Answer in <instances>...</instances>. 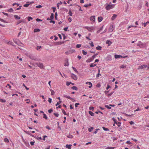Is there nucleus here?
I'll return each mask as SVG.
<instances>
[{"label":"nucleus","mask_w":149,"mask_h":149,"mask_svg":"<svg viewBox=\"0 0 149 149\" xmlns=\"http://www.w3.org/2000/svg\"><path fill=\"white\" fill-rule=\"evenodd\" d=\"M107 6L105 7V9L107 10H108L110 9L113 8L114 6V4L110 5L108 4L107 3Z\"/></svg>","instance_id":"nucleus-1"},{"label":"nucleus","mask_w":149,"mask_h":149,"mask_svg":"<svg viewBox=\"0 0 149 149\" xmlns=\"http://www.w3.org/2000/svg\"><path fill=\"white\" fill-rule=\"evenodd\" d=\"M84 28L87 29L89 31L92 32V30L94 29V27L91 26L89 27L88 26H85L83 27Z\"/></svg>","instance_id":"nucleus-2"},{"label":"nucleus","mask_w":149,"mask_h":149,"mask_svg":"<svg viewBox=\"0 0 149 149\" xmlns=\"http://www.w3.org/2000/svg\"><path fill=\"white\" fill-rule=\"evenodd\" d=\"M75 51L74 49H70L68 50V51L66 52H65V53L66 54H71L72 53H73L75 52Z\"/></svg>","instance_id":"nucleus-3"},{"label":"nucleus","mask_w":149,"mask_h":149,"mask_svg":"<svg viewBox=\"0 0 149 149\" xmlns=\"http://www.w3.org/2000/svg\"><path fill=\"white\" fill-rule=\"evenodd\" d=\"M63 97H66V98H67L68 99L71 100L73 102H75L76 101V100H75L73 98H72L71 97L68 96L67 95H63Z\"/></svg>","instance_id":"nucleus-4"},{"label":"nucleus","mask_w":149,"mask_h":149,"mask_svg":"<svg viewBox=\"0 0 149 149\" xmlns=\"http://www.w3.org/2000/svg\"><path fill=\"white\" fill-rule=\"evenodd\" d=\"M71 78L74 80H76L77 79V77L73 73H72L71 74Z\"/></svg>","instance_id":"nucleus-5"},{"label":"nucleus","mask_w":149,"mask_h":149,"mask_svg":"<svg viewBox=\"0 0 149 149\" xmlns=\"http://www.w3.org/2000/svg\"><path fill=\"white\" fill-rule=\"evenodd\" d=\"M24 131L26 134L30 135L31 136H32L33 137L35 138H36V136H35L34 135H33L31 134L30 133V132H29V131H25V130H24Z\"/></svg>","instance_id":"nucleus-6"},{"label":"nucleus","mask_w":149,"mask_h":149,"mask_svg":"<svg viewBox=\"0 0 149 149\" xmlns=\"http://www.w3.org/2000/svg\"><path fill=\"white\" fill-rule=\"evenodd\" d=\"M36 64L41 68H44L43 64L41 63L38 62L36 63Z\"/></svg>","instance_id":"nucleus-7"},{"label":"nucleus","mask_w":149,"mask_h":149,"mask_svg":"<svg viewBox=\"0 0 149 149\" xmlns=\"http://www.w3.org/2000/svg\"><path fill=\"white\" fill-rule=\"evenodd\" d=\"M137 46L139 47L140 48H143V47H144L146 46V44L145 43H138L137 45Z\"/></svg>","instance_id":"nucleus-8"},{"label":"nucleus","mask_w":149,"mask_h":149,"mask_svg":"<svg viewBox=\"0 0 149 149\" xmlns=\"http://www.w3.org/2000/svg\"><path fill=\"white\" fill-rule=\"evenodd\" d=\"M147 67V65H143L139 66L138 69H143L144 68H146Z\"/></svg>","instance_id":"nucleus-9"},{"label":"nucleus","mask_w":149,"mask_h":149,"mask_svg":"<svg viewBox=\"0 0 149 149\" xmlns=\"http://www.w3.org/2000/svg\"><path fill=\"white\" fill-rule=\"evenodd\" d=\"M114 28V26L112 25H111L109 27V32H112Z\"/></svg>","instance_id":"nucleus-10"},{"label":"nucleus","mask_w":149,"mask_h":149,"mask_svg":"<svg viewBox=\"0 0 149 149\" xmlns=\"http://www.w3.org/2000/svg\"><path fill=\"white\" fill-rule=\"evenodd\" d=\"M68 58H66L65 59V63L64 64V65L65 66H68L69 65V63L68 62Z\"/></svg>","instance_id":"nucleus-11"},{"label":"nucleus","mask_w":149,"mask_h":149,"mask_svg":"<svg viewBox=\"0 0 149 149\" xmlns=\"http://www.w3.org/2000/svg\"><path fill=\"white\" fill-rule=\"evenodd\" d=\"M90 20L93 22H95V16L94 15L91 16L90 18Z\"/></svg>","instance_id":"nucleus-12"},{"label":"nucleus","mask_w":149,"mask_h":149,"mask_svg":"<svg viewBox=\"0 0 149 149\" xmlns=\"http://www.w3.org/2000/svg\"><path fill=\"white\" fill-rule=\"evenodd\" d=\"M94 59V58H93V56H92V57L90 58H89L88 59V60H87L86 61V62L87 63H89V62H90L91 61H92Z\"/></svg>","instance_id":"nucleus-13"},{"label":"nucleus","mask_w":149,"mask_h":149,"mask_svg":"<svg viewBox=\"0 0 149 149\" xmlns=\"http://www.w3.org/2000/svg\"><path fill=\"white\" fill-rule=\"evenodd\" d=\"M64 42H55L54 43V44H55V45H61L63 44Z\"/></svg>","instance_id":"nucleus-14"},{"label":"nucleus","mask_w":149,"mask_h":149,"mask_svg":"<svg viewBox=\"0 0 149 149\" xmlns=\"http://www.w3.org/2000/svg\"><path fill=\"white\" fill-rule=\"evenodd\" d=\"M122 57V56L119 55H117L115 54L114 55V57L116 59H117V58H121V57Z\"/></svg>","instance_id":"nucleus-15"},{"label":"nucleus","mask_w":149,"mask_h":149,"mask_svg":"<svg viewBox=\"0 0 149 149\" xmlns=\"http://www.w3.org/2000/svg\"><path fill=\"white\" fill-rule=\"evenodd\" d=\"M22 22H23V23H25V20H23L22 19H21L20 20H18L17 23V25H18L20 23Z\"/></svg>","instance_id":"nucleus-16"},{"label":"nucleus","mask_w":149,"mask_h":149,"mask_svg":"<svg viewBox=\"0 0 149 149\" xmlns=\"http://www.w3.org/2000/svg\"><path fill=\"white\" fill-rule=\"evenodd\" d=\"M103 17H98V21L99 22H101L103 19Z\"/></svg>","instance_id":"nucleus-17"},{"label":"nucleus","mask_w":149,"mask_h":149,"mask_svg":"<svg viewBox=\"0 0 149 149\" xmlns=\"http://www.w3.org/2000/svg\"><path fill=\"white\" fill-rule=\"evenodd\" d=\"M112 43V42L109 40H107L106 42V44L108 45V46L110 45Z\"/></svg>","instance_id":"nucleus-18"},{"label":"nucleus","mask_w":149,"mask_h":149,"mask_svg":"<svg viewBox=\"0 0 149 149\" xmlns=\"http://www.w3.org/2000/svg\"><path fill=\"white\" fill-rule=\"evenodd\" d=\"M72 145L71 144H67L66 145L65 147L66 148H68V149H71V147L72 146Z\"/></svg>","instance_id":"nucleus-19"},{"label":"nucleus","mask_w":149,"mask_h":149,"mask_svg":"<svg viewBox=\"0 0 149 149\" xmlns=\"http://www.w3.org/2000/svg\"><path fill=\"white\" fill-rule=\"evenodd\" d=\"M117 17V15L116 14L113 15V16L111 18L112 20H113Z\"/></svg>","instance_id":"nucleus-20"},{"label":"nucleus","mask_w":149,"mask_h":149,"mask_svg":"<svg viewBox=\"0 0 149 149\" xmlns=\"http://www.w3.org/2000/svg\"><path fill=\"white\" fill-rule=\"evenodd\" d=\"M14 17L16 19H19L21 18V17H20L16 15H14Z\"/></svg>","instance_id":"nucleus-21"},{"label":"nucleus","mask_w":149,"mask_h":149,"mask_svg":"<svg viewBox=\"0 0 149 149\" xmlns=\"http://www.w3.org/2000/svg\"><path fill=\"white\" fill-rule=\"evenodd\" d=\"M61 110H62V111L63 113V114L64 115H67L68 116H69V113H66L65 111V110L63 109H62Z\"/></svg>","instance_id":"nucleus-22"},{"label":"nucleus","mask_w":149,"mask_h":149,"mask_svg":"<svg viewBox=\"0 0 149 149\" xmlns=\"http://www.w3.org/2000/svg\"><path fill=\"white\" fill-rule=\"evenodd\" d=\"M102 48V47L99 45H98L97 47H96V49L98 50H101Z\"/></svg>","instance_id":"nucleus-23"},{"label":"nucleus","mask_w":149,"mask_h":149,"mask_svg":"<svg viewBox=\"0 0 149 149\" xmlns=\"http://www.w3.org/2000/svg\"><path fill=\"white\" fill-rule=\"evenodd\" d=\"M29 2H27L26 3V4H25L23 6L24 7H27L29 6Z\"/></svg>","instance_id":"nucleus-24"},{"label":"nucleus","mask_w":149,"mask_h":149,"mask_svg":"<svg viewBox=\"0 0 149 149\" xmlns=\"http://www.w3.org/2000/svg\"><path fill=\"white\" fill-rule=\"evenodd\" d=\"M115 124H117L118 127H120L121 124V122L117 121V123H115Z\"/></svg>","instance_id":"nucleus-25"},{"label":"nucleus","mask_w":149,"mask_h":149,"mask_svg":"<svg viewBox=\"0 0 149 149\" xmlns=\"http://www.w3.org/2000/svg\"><path fill=\"white\" fill-rule=\"evenodd\" d=\"M89 114L91 116H93L94 115V114L91 111H88Z\"/></svg>","instance_id":"nucleus-26"},{"label":"nucleus","mask_w":149,"mask_h":149,"mask_svg":"<svg viewBox=\"0 0 149 149\" xmlns=\"http://www.w3.org/2000/svg\"><path fill=\"white\" fill-rule=\"evenodd\" d=\"M50 18L51 20H52L54 18V14L53 13H52L50 16Z\"/></svg>","instance_id":"nucleus-27"},{"label":"nucleus","mask_w":149,"mask_h":149,"mask_svg":"<svg viewBox=\"0 0 149 149\" xmlns=\"http://www.w3.org/2000/svg\"><path fill=\"white\" fill-rule=\"evenodd\" d=\"M71 88L73 90H75L76 91H77L78 90V88L76 86H73L71 87Z\"/></svg>","instance_id":"nucleus-28"},{"label":"nucleus","mask_w":149,"mask_h":149,"mask_svg":"<svg viewBox=\"0 0 149 149\" xmlns=\"http://www.w3.org/2000/svg\"><path fill=\"white\" fill-rule=\"evenodd\" d=\"M40 31V30L39 29H35L34 30V32L35 33L39 32Z\"/></svg>","instance_id":"nucleus-29"},{"label":"nucleus","mask_w":149,"mask_h":149,"mask_svg":"<svg viewBox=\"0 0 149 149\" xmlns=\"http://www.w3.org/2000/svg\"><path fill=\"white\" fill-rule=\"evenodd\" d=\"M50 91L51 92V95H54L55 93V92H54V91L52 89H50Z\"/></svg>","instance_id":"nucleus-30"},{"label":"nucleus","mask_w":149,"mask_h":149,"mask_svg":"<svg viewBox=\"0 0 149 149\" xmlns=\"http://www.w3.org/2000/svg\"><path fill=\"white\" fill-rule=\"evenodd\" d=\"M72 68L73 69V70L77 73H78V71L73 66L72 67Z\"/></svg>","instance_id":"nucleus-31"},{"label":"nucleus","mask_w":149,"mask_h":149,"mask_svg":"<svg viewBox=\"0 0 149 149\" xmlns=\"http://www.w3.org/2000/svg\"><path fill=\"white\" fill-rule=\"evenodd\" d=\"M42 49V47L40 46H38L36 47V49L37 50H41Z\"/></svg>","instance_id":"nucleus-32"},{"label":"nucleus","mask_w":149,"mask_h":149,"mask_svg":"<svg viewBox=\"0 0 149 149\" xmlns=\"http://www.w3.org/2000/svg\"><path fill=\"white\" fill-rule=\"evenodd\" d=\"M102 128L104 130L106 131H109V129L108 128H106L104 127H102Z\"/></svg>","instance_id":"nucleus-33"},{"label":"nucleus","mask_w":149,"mask_h":149,"mask_svg":"<svg viewBox=\"0 0 149 149\" xmlns=\"http://www.w3.org/2000/svg\"><path fill=\"white\" fill-rule=\"evenodd\" d=\"M8 11L9 12H13V10L12 8H10L8 10Z\"/></svg>","instance_id":"nucleus-34"},{"label":"nucleus","mask_w":149,"mask_h":149,"mask_svg":"<svg viewBox=\"0 0 149 149\" xmlns=\"http://www.w3.org/2000/svg\"><path fill=\"white\" fill-rule=\"evenodd\" d=\"M27 19L29 21H30L31 20L33 19V18L30 16H28L27 17Z\"/></svg>","instance_id":"nucleus-35"},{"label":"nucleus","mask_w":149,"mask_h":149,"mask_svg":"<svg viewBox=\"0 0 149 149\" xmlns=\"http://www.w3.org/2000/svg\"><path fill=\"white\" fill-rule=\"evenodd\" d=\"M94 129V127H91L90 128H89L88 129V130L89 132H91Z\"/></svg>","instance_id":"nucleus-36"},{"label":"nucleus","mask_w":149,"mask_h":149,"mask_svg":"<svg viewBox=\"0 0 149 149\" xmlns=\"http://www.w3.org/2000/svg\"><path fill=\"white\" fill-rule=\"evenodd\" d=\"M82 51L83 54L84 55H86L87 54V52H85L84 50H82Z\"/></svg>","instance_id":"nucleus-37"},{"label":"nucleus","mask_w":149,"mask_h":149,"mask_svg":"<svg viewBox=\"0 0 149 149\" xmlns=\"http://www.w3.org/2000/svg\"><path fill=\"white\" fill-rule=\"evenodd\" d=\"M115 148V147H108L105 148L106 149H114Z\"/></svg>","instance_id":"nucleus-38"},{"label":"nucleus","mask_w":149,"mask_h":149,"mask_svg":"<svg viewBox=\"0 0 149 149\" xmlns=\"http://www.w3.org/2000/svg\"><path fill=\"white\" fill-rule=\"evenodd\" d=\"M123 113L124 115L125 116H131L133 115V114L129 115V114H127L125 113Z\"/></svg>","instance_id":"nucleus-39"},{"label":"nucleus","mask_w":149,"mask_h":149,"mask_svg":"<svg viewBox=\"0 0 149 149\" xmlns=\"http://www.w3.org/2000/svg\"><path fill=\"white\" fill-rule=\"evenodd\" d=\"M43 118H45L46 120H47L48 119V117L46 116V115L45 114H43Z\"/></svg>","instance_id":"nucleus-40"},{"label":"nucleus","mask_w":149,"mask_h":149,"mask_svg":"<svg viewBox=\"0 0 149 149\" xmlns=\"http://www.w3.org/2000/svg\"><path fill=\"white\" fill-rule=\"evenodd\" d=\"M57 16L58 14L57 12H56L55 13V18L56 20H57Z\"/></svg>","instance_id":"nucleus-41"},{"label":"nucleus","mask_w":149,"mask_h":149,"mask_svg":"<svg viewBox=\"0 0 149 149\" xmlns=\"http://www.w3.org/2000/svg\"><path fill=\"white\" fill-rule=\"evenodd\" d=\"M68 14H69V15L70 16H72V12L71 10H70L69 12L68 13Z\"/></svg>","instance_id":"nucleus-42"},{"label":"nucleus","mask_w":149,"mask_h":149,"mask_svg":"<svg viewBox=\"0 0 149 149\" xmlns=\"http://www.w3.org/2000/svg\"><path fill=\"white\" fill-rule=\"evenodd\" d=\"M114 93V91L112 92H111L109 94L107 95V96L108 97H110V96H111Z\"/></svg>","instance_id":"nucleus-43"},{"label":"nucleus","mask_w":149,"mask_h":149,"mask_svg":"<svg viewBox=\"0 0 149 149\" xmlns=\"http://www.w3.org/2000/svg\"><path fill=\"white\" fill-rule=\"evenodd\" d=\"M52 9H53V12L54 13L55 12L56 10V8L55 7H52Z\"/></svg>","instance_id":"nucleus-44"},{"label":"nucleus","mask_w":149,"mask_h":149,"mask_svg":"<svg viewBox=\"0 0 149 149\" xmlns=\"http://www.w3.org/2000/svg\"><path fill=\"white\" fill-rule=\"evenodd\" d=\"M105 107L107 108L108 109H111V107H110L108 105H105Z\"/></svg>","instance_id":"nucleus-45"},{"label":"nucleus","mask_w":149,"mask_h":149,"mask_svg":"<svg viewBox=\"0 0 149 149\" xmlns=\"http://www.w3.org/2000/svg\"><path fill=\"white\" fill-rule=\"evenodd\" d=\"M112 120L114 122V123H117V120L115 118H114L113 117L112 118Z\"/></svg>","instance_id":"nucleus-46"},{"label":"nucleus","mask_w":149,"mask_h":149,"mask_svg":"<svg viewBox=\"0 0 149 149\" xmlns=\"http://www.w3.org/2000/svg\"><path fill=\"white\" fill-rule=\"evenodd\" d=\"M112 120L114 122V123H117V120L115 118H114L113 117L112 118Z\"/></svg>","instance_id":"nucleus-47"},{"label":"nucleus","mask_w":149,"mask_h":149,"mask_svg":"<svg viewBox=\"0 0 149 149\" xmlns=\"http://www.w3.org/2000/svg\"><path fill=\"white\" fill-rule=\"evenodd\" d=\"M67 136L68 138H70V139L72 138L73 137V136H72V135H68V136Z\"/></svg>","instance_id":"nucleus-48"},{"label":"nucleus","mask_w":149,"mask_h":149,"mask_svg":"<svg viewBox=\"0 0 149 149\" xmlns=\"http://www.w3.org/2000/svg\"><path fill=\"white\" fill-rule=\"evenodd\" d=\"M4 141L7 143H8L9 142V141L7 138H5L4 139Z\"/></svg>","instance_id":"nucleus-49"},{"label":"nucleus","mask_w":149,"mask_h":149,"mask_svg":"<svg viewBox=\"0 0 149 149\" xmlns=\"http://www.w3.org/2000/svg\"><path fill=\"white\" fill-rule=\"evenodd\" d=\"M61 101H59V102H57V103L56 104V106H57L58 105L60 104L61 103Z\"/></svg>","instance_id":"nucleus-50"},{"label":"nucleus","mask_w":149,"mask_h":149,"mask_svg":"<svg viewBox=\"0 0 149 149\" xmlns=\"http://www.w3.org/2000/svg\"><path fill=\"white\" fill-rule=\"evenodd\" d=\"M8 44H9L11 45H12L13 46V45L14 43L12 41H9V42H8Z\"/></svg>","instance_id":"nucleus-51"},{"label":"nucleus","mask_w":149,"mask_h":149,"mask_svg":"<svg viewBox=\"0 0 149 149\" xmlns=\"http://www.w3.org/2000/svg\"><path fill=\"white\" fill-rule=\"evenodd\" d=\"M149 21H147V22L146 23H143V26L144 27H145L146 26V24H149Z\"/></svg>","instance_id":"nucleus-52"},{"label":"nucleus","mask_w":149,"mask_h":149,"mask_svg":"<svg viewBox=\"0 0 149 149\" xmlns=\"http://www.w3.org/2000/svg\"><path fill=\"white\" fill-rule=\"evenodd\" d=\"M0 101L1 102H6V100H5L1 99L0 98Z\"/></svg>","instance_id":"nucleus-53"},{"label":"nucleus","mask_w":149,"mask_h":149,"mask_svg":"<svg viewBox=\"0 0 149 149\" xmlns=\"http://www.w3.org/2000/svg\"><path fill=\"white\" fill-rule=\"evenodd\" d=\"M94 107H91L89 108V109L90 110H92V111H93L94 110Z\"/></svg>","instance_id":"nucleus-54"},{"label":"nucleus","mask_w":149,"mask_h":149,"mask_svg":"<svg viewBox=\"0 0 149 149\" xmlns=\"http://www.w3.org/2000/svg\"><path fill=\"white\" fill-rule=\"evenodd\" d=\"M120 68H126V66L123 65L120 66Z\"/></svg>","instance_id":"nucleus-55"},{"label":"nucleus","mask_w":149,"mask_h":149,"mask_svg":"<svg viewBox=\"0 0 149 149\" xmlns=\"http://www.w3.org/2000/svg\"><path fill=\"white\" fill-rule=\"evenodd\" d=\"M71 82L67 81L66 83V85L67 86H68L69 85H70V84H71Z\"/></svg>","instance_id":"nucleus-56"},{"label":"nucleus","mask_w":149,"mask_h":149,"mask_svg":"<svg viewBox=\"0 0 149 149\" xmlns=\"http://www.w3.org/2000/svg\"><path fill=\"white\" fill-rule=\"evenodd\" d=\"M62 35H63V39L65 40L66 38V36L65 35V34L62 33Z\"/></svg>","instance_id":"nucleus-57"},{"label":"nucleus","mask_w":149,"mask_h":149,"mask_svg":"<svg viewBox=\"0 0 149 149\" xmlns=\"http://www.w3.org/2000/svg\"><path fill=\"white\" fill-rule=\"evenodd\" d=\"M42 6L40 5H39L38 6H36V8H42Z\"/></svg>","instance_id":"nucleus-58"},{"label":"nucleus","mask_w":149,"mask_h":149,"mask_svg":"<svg viewBox=\"0 0 149 149\" xmlns=\"http://www.w3.org/2000/svg\"><path fill=\"white\" fill-rule=\"evenodd\" d=\"M48 111L49 113H51L53 111L52 109H49Z\"/></svg>","instance_id":"nucleus-59"},{"label":"nucleus","mask_w":149,"mask_h":149,"mask_svg":"<svg viewBox=\"0 0 149 149\" xmlns=\"http://www.w3.org/2000/svg\"><path fill=\"white\" fill-rule=\"evenodd\" d=\"M48 101L49 103H52V99L50 98H49Z\"/></svg>","instance_id":"nucleus-60"},{"label":"nucleus","mask_w":149,"mask_h":149,"mask_svg":"<svg viewBox=\"0 0 149 149\" xmlns=\"http://www.w3.org/2000/svg\"><path fill=\"white\" fill-rule=\"evenodd\" d=\"M0 20L2 22H5V23H6L7 22H6L5 20H4V19H1V18H0Z\"/></svg>","instance_id":"nucleus-61"},{"label":"nucleus","mask_w":149,"mask_h":149,"mask_svg":"<svg viewBox=\"0 0 149 149\" xmlns=\"http://www.w3.org/2000/svg\"><path fill=\"white\" fill-rule=\"evenodd\" d=\"M81 46V44H77L76 45V47L77 48H80Z\"/></svg>","instance_id":"nucleus-62"},{"label":"nucleus","mask_w":149,"mask_h":149,"mask_svg":"<svg viewBox=\"0 0 149 149\" xmlns=\"http://www.w3.org/2000/svg\"><path fill=\"white\" fill-rule=\"evenodd\" d=\"M111 88V86L109 84H107V87L106 88V90H108L109 88Z\"/></svg>","instance_id":"nucleus-63"},{"label":"nucleus","mask_w":149,"mask_h":149,"mask_svg":"<svg viewBox=\"0 0 149 149\" xmlns=\"http://www.w3.org/2000/svg\"><path fill=\"white\" fill-rule=\"evenodd\" d=\"M54 114L56 117H58V116H59V114L58 113H54Z\"/></svg>","instance_id":"nucleus-64"}]
</instances>
